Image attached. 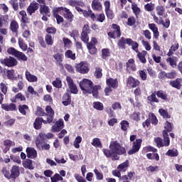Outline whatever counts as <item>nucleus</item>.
Masks as SVG:
<instances>
[{
  "instance_id": "nucleus-1",
  "label": "nucleus",
  "mask_w": 182,
  "mask_h": 182,
  "mask_svg": "<svg viewBox=\"0 0 182 182\" xmlns=\"http://www.w3.org/2000/svg\"><path fill=\"white\" fill-rule=\"evenodd\" d=\"M102 152L107 159L112 160H119L120 156H126V148L122 146L117 141H113L110 143L109 149H103Z\"/></svg>"
},
{
  "instance_id": "nucleus-2",
  "label": "nucleus",
  "mask_w": 182,
  "mask_h": 182,
  "mask_svg": "<svg viewBox=\"0 0 182 182\" xmlns=\"http://www.w3.org/2000/svg\"><path fill=\"white\" fill-rule=\"evenodd\" d=\"M79 85L83 95H92L95 99L99 97V90L102 89V86L93 85V82L86 78L82 79Z\"/></svg>"
},
{
  "instance_id": "nucleus-3",
  "label": "nucleus",
  "mask_w": 182,
  "mask_h": 182,
  "mask_svg": "<svg viewBox=\"0 0 182 182\" xmlns=\"http://www.w3.org/2000/svg\"><path fill=\"white\" fill-rule=\"evenodd\" d=\"M4 177L8 178V180L15 181L19 176H21V170L18 165H14L11 167L10 171L8 170L7 167H3L1 170Z\"/></svg>"
},
{
  "instance_id": "nucleus-4",
  "label": "nucleus",
  "mask_w": 182,
  "mask_h": 182,
  "mask_svg": "<svg viewBox=\"0 0 182 182\" xmlns=\"http://www.w3.org/2000/svg\"><path fill=\"white\" fill-rule=\"evenodd\" d=\"M136 139V135H131L129 137L130 141L133 142L132 149L128 151L129 156H132L133 154H136V153H139L140 149H141V143H143V139Z\"/></svg>"
},
{
  "instance_id": "nucleus-5",
  "label": "nucleus",
  "mask_w": 182,
  "mask_h": 182,
  "mask_svg": "<svg viewBox=\"0 0 182 182\" xmlns=\"http://www.w3.org/2000/svg\"><path fill=\"white\" fill-rule=\"evenodd\" d=\"M89 33H90V27L88 24H85L82 28L80 37L81 41L84 42V43L87 44L89 43ZM89 43H92V45H94V46H95L96 43H97V39L93 37L92 38L91 41Z\"/></svg>"
},
{
  "instance_id": "nucleus-6",
  "label": "nucleus",
  "mask_w": 182,
  "mask_h": 182,
  "mask_svg": "<svg viewBox=\"0 0 182 182\" xmlns=\"http://www.w3.org/2000/svg\"><path fill=\"white\" fill-rule=\"evenodd\" d=\"M126 45L132 46L133 50L139 48V43L137 42L134 41L132 38L122 37L121 39L118 41L117 46L119 49H126Z\"/></svg>"
},
{
  "instance_id": "nucleus-7",
  "label": "nucleus",
  "mask_w": 182,
  "mask_h": 182,
  "mask_svg": "<svg viewBox=\"0 0 182 182\" xmlns=\"http://www.w3.org/2000/svg\"><path fill=\"white\" fill-rule=\"evenodd\" d=\"M0 63L4 65V66H7V68H14L18 65V60L12 56H9L0 59Z\"/></svg>"
},
{
  "instance_id": "nucleus-8",
  "label": "nucleus",
  "mask_w": 182,
  "mask_h": 182,
  "mask_svg": "<svg viewBox=\"0 0 182 182\" xmlns=\"http://www.w3.org/2000/svg\"><path fill=\"white\" fill-rule=\"evenodd\" d=\"M75 70L77 73H81V75H86L89 73V64L86 61H81L80 63L75 65Z\"/></svg>"
},
{
  "instance_id": "nucleus-9",
  "label": "nucleus",
  "mask_w": 182,
  "mask_h": 182,
  "mask_svg": "<svg viewBox=\"0 0 182 182\" xmlns=\"http://www.w3.org/2000/svg\"><path fill=\"white\" fill-rule=\"evenodd\" d=\"M60 9L63 11L65 19H67V21L69 22L67 23L65 26H66V25H70V23L73 22V18H75V16L73 14H72V11H70V10L66 7H60Z\"/></svg>"
},
{
  "instance_id": "nucleus-10",
  "label": "nucleus",
  "mask_w": 182,
  "mask_h": 182,
  "mask_svg": "<svg viewBox=\"0 0 182 182\" xmlns=\"http://www.w3.org/2000/svg\"><path fill=\"white\" fill-rule=\"evenodd\" d=\"M76 11H77V12H80L81 14H83V16H85V18H90L92 19V21H95L96 20V14H95V13H93V11H92V9H90V8L88 9V11L87 10H83L82 8L79 7V6H77L75 8Z\"/></svg>"
},
{
  "instance_id": "nucleus-11",
  "label": "nucleus",
  "mask_w": 182,
  "mask_h": 182,
  "mask_svg": "<svg viewBox=\"0 0 182 182\" xmlns=\"http://www.w3.org/2000/svg\"><path fill=\"white\" fill-rule=\"evenodd\" d=\"M153 19L154 22H156V23H157L158 25H162V26L164 28H166V29H168V28H170V18H166L164 21V20H163V18L160 17V20L159 21V17H157V16L154 14L153 15Z\"/></svg>"
},
{
  "instance_id": "nucleus-12",
  "label": "nucleus",
  "mask_w": 182,
  "mask_h": 182,
  "mask_svg": "<svg viewBox=\"0 0 182 182\" xmlns=\"http://www.w3.org/2000/svg\"><path fill=\"white\" fill-rule=\"evenodd\" d=\"M9 29L11 31V33L18 38L19 35V23L16 20H12L10 23Z\"/></svg>"
},
{
  "instance_id": "nucleus-13",
  "label": "nucleus",
  "mask_w": 182,
  "mask_h": 182,
  "mask_svg": "<svg viewBox=\"0 0 182 182\" xmlns=\"http://www.w3.org/2000/svg\"><path fill=\"white\" fill-rule=\"evenodd\" d=\"M67 83L69 87V89L71 91V93H73V95H77V86H76V84L73 82V79L72 77L68 76L66 77Z\"/></svg>"
},
{
  "instance_id": "nucleus-14",
  "label": "nucleus",
  "mask_w": 182,
  "mask_h": 182,
  "mask_svg": "<svg viewBox=\"0 0 182 182\" xmlns=\"http://www.w3.org/2000/svg\"><path fill=\"white\" fill-rule=\"evenodd\" d=\"M127 85L129 86V87H139L140 86V80L134 78L133 76H129L127 80Z\"/></svg>"
},
{
  "instance_id": "nucleus-15",
  "label": "nucleus",
  "mask_w": 182,
  "mask_h": 182,
  "mask_svg": "<svg viewBox=\"0 0 182 182\" xmlns=\"http://www.w3.org/2000/svg\"><path fill=\"white\" fill-rule=\"evenodd\" d=\"M38 9H39V4L36 1H33L27 8V14L29 16H32V14H35Z\"/></svg>"
},
{
  "instance_id": "nucleus-16",
  "label": "nucleus",
  "mask_w": 182,
  "mask_h": 182,
  "mask_svg": "<svg viewBox=\"0 0 182 182\" xmlns=\"http://www.w3.org/2000/svg\"><path fill=\"white\" fill-rule=\"evenodd\" d=\"M64 127L65 124H63V119H60L55 123L54 125L52 126L51 131L53 133H56L60 132Z\"/></svg>"
},
{
  "instance_id": "nucleus-17",
  "label": "nucleus",
  "mask_w": 182,
  "mask_h": 182,
  "mask_svg": "<svg viewBox=\"0 0 182 182\" xmlns=\"http://www.w3.org/2000/svg\"><path fill=\"white\" fill-rule=\"evenodd\" d=\"M106 84L107 87H111V89H117V87H119V81L117 80V78H108L106 80Z\"/></svg>"
},
{
  "instance_id": "nucleus-18",
  "label": "nucleus",
  "mask_w": 182,
  "mask_h": 182,
  "mask_svg": "<svg viewBox=\"0 0 182 182\" xmlns=\"http://www.w3.org/2000/svg\"><path fill=\"white\" fill-rule=\"evenodd\" d=\"M148 26L149 29L153 32L154 38L155 39H159V36H160V32L159 31V27L154 23H149Z\"/></svg>"
},
{
  "instance_id": "nucleus-19",
  "label": "nucleus",
  "mask_w": 182,
  "mask_h": 182,
  "mask_svg": "<svg viewBox=\"0 0 182 182\" xmlns=\"http://www.w3.org/2000/svg\"><path fill=\"white\" fill-rule=\"evenodd\" d=\"M91 6L92 9H93V11H96L97 12L103 11V6L100 0H92Z\"/></svg>"
},
{
  "instance_id": "nucleus-20",
  "label": "nucleus",
  "mask_w": 182,
  "mask_h": 182,
  "mask_svg": "<svg viewBox=\"0 0 182 182\" xmlns=\"http://www.w3.org/2000/svg\"><path fill=\"white\" fill-rule=\"evenodd\" d=\"M26 151L28 159H36L38 157V151L35 150V148L27 147Z\"/></svg>"
},
{
  "instance_id": "nucleus-21",
  "label": "nucleus",
  "mask_w": 182,
  "mask_h": 182,
  "mask_svg": "<svg viewBox=\"0 0 182 182\" xmlns=\"http://www.w3.org/2000/svg\"><path fill=\"white\" fill-rule=\"evenodd\" d=\"M1 109L6 112H16V105L14 103L1 104Z\"/></svg>"
},
{
  "instance_id": "nucleus-22",
  "label": "nucleus",
  "mask_w": 182,
  "mask_h": 182,
  "mask_svg": "<svg viewBox=\"0 0 182 182\" xmlns=\"http://www.w3.org/2000/svg\"><path fill=\"white\" fill-rule=\"evenodd\" d=\"M181 82H182L181 78H176L175 80H171L169 82V85L172 87H174L175 89H177L178 90H180L181 89V86H182Z\"/></svg>"
},
{
  "instance_id": "nucleus-23",
  "label": "nucleus",
  "mask_w": 182,
  "mask_h": 182,
  "mask_svg": "<svg viewBox=\"0 0 182 182\" xmlns=\"http://www.w3.org/2000/svg\"><path fill=\"white\" fill-rule=\"evenodd\" d=\"M40 14L41 15H46V16H50V9L46 5L40 4Z\"/></svg>"
},
{
  "instance_id": "nucleus-24",
  "label": "nucleus",
  "mask_w": 182,
  "mask_h": 182,
  "mask_svg": "<svg viewBox=\"0 0 182 182\" xmlns=\"http://www.w3.org/2000/svg\"><path fill=\"white\" fill-rule=\"evenodd\" d=\"M18 100H20V102H26V97H25V95H22V92H18L11 99L12 103H16Z\"/></svg>"
},
{
  "instance_id": "nucleus-25",
  "label": "nucleus",
  "mask_w": 182,
  "mask_h": 182,
  "mask_svg": "<svg viewBox=\"0 0 182 182\" xmlns=\"http://www.w3.org/2000/svg\"><path fill=\"white\" fill-rule=\"evenodd\" d=\"M26 79L28 82L31 83H33V82H38V77L36 75H33L31 73V72L26 70L25 73Z\"/></svg>"
},
{
  "instance_id": "nucleus-26",
  "label": "nucleus",
  "mask_w": 182,
  "mask_h": 182,
  "mask_svg": "<svg viewBox=\"0 0 182 182\" xmlns=\"http://www.w3.org/2000/svg\"><path fill=\"white\" fill-rule=\"evenodd\" d=\"M18 112L23 116H26V114H28V112H29V106L20 104L18 105Z\"/></svg>"
},
{
  "instance_id": "nucleus-27",
  "label": "nucleus",
  "mask_w": 182,
  "mask_h": 182,
  "mask_svg": "<svg viewBox=\"0 0 182 182\" xmlns=\"http://www.w3.org/2000/svg\"><path fill=\"white\" fill-rule=\"evenodd\" d=\"M127 69H130L132 72H136V63H134V59L130 58L128 62L126 63Z\"/></svg>"
},
{
  "instance_id": "nucleus-28",
  "label": "nucleus",
  "mask_w": 182,
  "mask_h": 182,
  "mask_svg": "<svg viewBox=\"0 0 182 182\" xmlns=\"http://www.w3.org/2000/svg\"><path fill=\"white\" fill-rule=\"evenodd\" d=\"M63 101L62 102L64 106H69L72 103V97L69 93H65L63 97Z\"/></svg>"
},
{
  "instance_id": "nucleus-29",
  "label": "nucleus",
  "mask_w": 182,
  "mask_h": 182,
  "mask_svg": "<svg viewBox=\"0 0 182 182\" xmlns=\"http://www.w3.org/2000/svg\"><path fill=\"white\" fill-rule=\"evenodd\" d=\"M146 55H147V51L146 50H142L141 53H139V54L136 55L141 63H144V64L147 63V60L146 59Z\"/></svg>"
},
{
  "instance_id": "nucleus-30",
  "label": "nucleus",
  "mask_w": 182,
  "mask_h": 182,
  "mask_svg": "<svg viewBox=\"0 0 182 182\" xmlns=\"http://www.w3.org/2000/svg\"><path fill=\"white\" fill-rule=\"evenodd\" d=\"M33 127L36 130H41L42 129V119L41 117L36 118L33 122Z\"/></svg>"
},
{
  "instance_id": "nucleus-31",
  "label": "nucleus",
  "mask_w": 182,
  "mask_h": 182,
  "mask_svg": "<svg viewBox=\"0 0 182 182\" xmlns=\"http://www.w3.org/2000/svg\"><path fill=\"white\" fill-rule=\"evenodd\" d=\"M162 134L164 137V147H168V146H170V138L168 137V133H167V131H163Z\"/></svg>"
},
{
  "instance_id": "nucleus-32",
  "label": "nucleus",
  "mask_w": 182,
  "mask_h": 182,
  "mask_svg": "<svg viewBox=\"0 0 182 182\" xmlns=\"http://www.w3.org/2000/svg\"><path fill=\"white\" fill-rule=\"evenodd\" d=\"M46 113L47 115V117H50V119H53V117L55 116V111L53 109H52V107L50 105H47L46 107Z\"/></svg>"
},
{
  "instance_id": "nucleus-33",
  "label": "nucleus",
  "mask_w": 182,
  "mask_h": 182,
  "mask_svg": "<svg viewBox=\"0 0 182 182\" xmlns=\"http://www.w3.org/2000/svg\"><path fill=\"white\" fill-rule=\"evenodd\" d=\"M157 94L156 92H152L151 95L147 97V101L150 102V103H159L160 100H158L156 96Z\"/></svg>"
},
{
  "instance_id": "nucleus-34",
  "label": "nucleus",
  "mask_w": 182,
  "mask_h": 182,
  "mask_svg": "<svg viewBox=\"0 0 182 182\" xmlns=\"http://www.w3.org/2000/svg\"><path fill=\"white\" fill-rule=\"evenodd\" d=\"M32 163V160L26 159L24 161H23V166L24 168H28V170H33L35 167H33V164Z\"/></svg>"
},
{
  "instance_id": "nucleus-35",
  "label": "nucleus",
  "mask_w": 182,
  "mask_h": 182,
  "mask_svg": "<svg viewBox=\"0 0 182 182\" xmlns=\"http://www.w3.org/2000/svg\"><path fill=\"white\" fill-rule=\"evenodd\" d=\"M15 58L18 59V60H22L23 62H26L28 60V57L25 55V53L17 51Z\"/></svg>"
},
{
  "instance_id": "nucleus-36",
  "label": "nucleus",
  "mask_w": 182,
  "mask_h": 182,
  "mask_svg": "<svg viewBox=\"0 0 182 182\" xmlns=\"http://www.w3.org/2000/svg\"><path fill=\"white\" fill-rule=\"evenodd\" d=\"M132 9L133 11V14L135 15L136 18H139V15H140V12H141V10L140 8L137 6L136 4H132Z\"/></svg>"
},
{
  "instance_id": "nucleus-37",
  "label": "nucleus",
  "mask_w": 182,
  "mask_h": 182,
  "mask_svg": "<svg viewBox=\"0 0 182 182\" xmlns=\"http://www.w3.org/2000/svg\"><path fill=\"white\" fill-rule=\"evenodd\" d=\"M65 56L67 59H71V60H76V53H73L72 50H68L65 53Z\"/></svg>"
},
{
  "instance_id": "nucleus-38",
  "label": "nucleus",
  "mask_w": 182,
  "mask_h": 182,
  "mask_svg": "<svg viewBox=\"0 0 182 182\" xmlns=\"http://www.w3.org/2000/svg\"><path fill=\"white\" fill-rule=\"evenodd\" d=\"M87 48L90 55H95L97 52V48H96V46H95V44H92V43H87Z\"/></svg>"
},
{
  "instance_id": "nucleus-39",
  "label": "nucleus",
  "mask_w": 182,
  "mask_h": 182,
  "mask_svg": "<svg viewBox=\"0 0 182 182\" xmlns=\"http://www.w3.org/2000/svg\"><path fill=\"white\" fill-rule=\"evenodd\" d=\"M166 156H168L169 157H177L178 156V151L175 148L168 149L166 153Z\"/></svg>"
},
{
  "instance_id": "nucleus-40",
  "label": "nucleus",
  "mask_w": 182,
  "mask_h": 182,
  "mask_svg": "<svg viewBox=\"0 0 182 182\" xmlns=\"http://www.w3.org/2000/svg\"><path fill=\"white\" fill-rule=\"evenodd\" d=\"M6 76L9 80H15V70H7Z\"/></svg>"
},
{
  "instance_id": "nucleus-41",
  "label": "nucleus",
  "mask_w": 182,
  "mask_h": 182,
  "mask_svg": "<svg viewBox=\"0 0 182 182\" xmlns=\"http://www.w3.org/2000/svg\"><path fill=\"white\" fill-rule=\"evenodd\" d=\"M18 46L23 52L28 50V45L25 43V41H23V39L21 38H18Z\"/></svg>"
},
{
  "instance_id": "nucleus-42",
  "label": "nucleus",
  "mask_w": 182,
  "mask_h": 182,
  "mask_svg": "<svg viewBox=\"0 0 182 182\" xmlns=\"http://www.w3.org/2000/svg\"><path fill=\"white\" fill-rule=\"evenodd\" d=\"M83 4V2L77 0H69L68 1V5L70 6H73L74 8H76L77 6H82Z\"/></svg>"
},
{
  "instance_id": "nucleus-43",
  "label": "nucleus",
  "mask_w": 182,
  "mask_h": 182,
  "mask_svg": "<svg viewBox=\"0 0 182 182\" xmlns=\"http://www.w3.org/2000/svg\"><path fill=\"white\" fill-rule=\"evenodd\" d=\"M156 96L157 97H159L160 99H162V100H168V99L167 98V93H166V92L163 91V90H159L156 91Z\"/></svg>"
},
{
  "instance_id": "nucleus-44",
  "label": "nucleus",
  "mask_w": 182,
  "mask_h": 182,
  "mask_svg": "<svg viewBox=\"0 0 182 182\" xmlns=\"http://www.w3.org/2000/svg\"><path fill=\"white\" fill-rule=\"evenodd\" d=\"M156 14L158 16H163L166 13V8L163 6H157L156 7Z\"/></svg>"
},
{
  "instance_id": "nucleus-45",
  "label": "nucleus",
  "mask_w": 182,
  "mask_h": 182,
  "mask_svg": "<svg viewBox=\"0 0 182 182\" xmlns=\"http://www.w3.org/2000/svg\"><path fill=\"white\" fill-rule=\"evenodd\" d=\"M93 107L94 109H95V110H99L100 112H102V110L105 109V106L103 105V103L100 102H94Z\"/></svg>"
},
{
  "instance_id": "nucleus-46",
  "label": "nucleus",
  "mask_w": 182,
  "mask_h": 182,
  "mask_svg": "<svg viewBox=\"0 0 182 182\" xmlns=\"http://www.w3.org/2000/svg\"><path fill=\"white\" fill-rule=\"evenodd\" d=\"M146 157L149 160H156V161H159V160H160V156H159V154H157V153L146 154Z\"/></svg>"
},
{
  "instance_id": "nucleus-47",
  "label": "nucleus",
  "mask_w": 182,
  "mask_h": 182,
  "mask_svg": "<svg viewBox=\"0 0 182 182\" xmlns=\"http://www.w3.org/2000/svg\"><path fill=\"white\" fill-rule=\"evenodd\" d=\"M102 72H103V70L101 68H99V67L95 68V72L94 75L96 79H102V77H103V73Z\"/></svg>"
},
{
  "instance_id": "nucleus-48",
  "label": "nucleus",
  "mask_w": 182,
  "mask_h": 182,
  "mask_svg": "<svg viewBox=\"0 0 182 182\" xmlns=\"http://www.w3.org/2000/svg\"><path fill=\"white\" fill-rule=\"evenodd\" d=\"M127 167H129V160H127L122 164H119L117 168L119 171H126Z\"/></svg>"
},
{
  "instance_id": "nucleus-49",
  "label": "nucleus",
  "mask_w": 182,
  "mask_h": 182,
  "mask_svg": "<svg viewBox=\"0 0 182 182\" xmlns=\"http://www.w3.org/2000/svg\"><path fill=\"white\" fill-rule=\"evenodd\" d=\"M36 116H38L39 117L48 115L46 114V112H45V109H43V108H42L41 107H39V106L37 107V109L36 111Z\"/></svg>"
},
{
  "instance_id": "nucleus-50",
  "label": "nucleus",
  "mask_w": 182,
  "mask_h": 182,
  "mask_svg": "<svg viewBox=\"0 0 182 182\" xmlns=\"http://www.w3.org/2000/svg\"><path fill=\"white\" fill-rule=\"evenodd\" d=\"M45 41H46V44L48 45V46H52V45H53V38L52 37V35L50 34L46 35Z\"/></svg>"
},
{
  "instance_id": "nucleus-51",
  "label": "nucleus",
  "mask_w": 182,
  "mask_h": 182,
  "mask_svg": "<svg viewBox=\"0 0 182 182\" xmlns=\"http://www.w3.org/2000/svg\"><path fill=\"white\" fill-rule=\"evenodd\" d=\"M91 144L94 147H99L100 149H102V141H100V139L99 138H94Z\"/></svg>"
},
{
  "instance_id": "nucleus-52",
  "label": "nucleus",
  "mask_w": 182,
  "mask_h": 182,
  "mask_svg": "<svg viewBox=\"0 0 182 182\" xmlns=\"http://www.w3.org/2000/svg\"><path fill=\"white\" fill-rule=\"evenodd\" d=\"M9 4L11 5L14 11H19V3L18 0H10Z\"/></svg>"
},
{
  "instance_id": "nucleus-53",
  "label": "nucleus",
  "mask_w": 182,
  "mask_h": 182,
  "mask_svg": "<svg viewBox=\"0 0 182 182\" xmlns=\"http://www.w3.org/2000/svg\"><path fill=\"white\" fill-rule=\"evenodd\" d=\"M154 141H155L158 149H160L161 147H164V144L163 142V139H161L160 137H155L154 138Z\"/></svg>"
},
{
  "instance_id": "nucleus-54",
  "label": "nucleus",
  "mask_w": 182,
  "mask_h": 182,
  "mask_svg": "<svg viewBox=\"0 0 182 182\" xmlns=\"http://www.w3.org/2000/svg\"><path fill=\"white\" fill-rule=\"evenodd\" d=\"M159 112L161 114V116L164 117V119H170V117H171V116L168 114V112H167V110L164 109H159Z\"/></svg>"
},
{
  "instance_id": "nucleus-55",
  "label": "nucleus",
  "mask_w": 182,
  "mask_h": 182,
  "mask_svg": "<svg viewBox=\"0 0 182 182\" xmlns=\"http://www.w3.org/2000/svg\"><path fill=\"white\" fill-rule=\"evenodd\" d=\"M53 58L55 60H56V63H58L59 62H63V54L60 53H56L53 55Z\"/></svg>"
},
{
  "instance_id": "nucleus-56",
  "label": "nucleus",
  "mask_w": 182,
  "mask_h": 182,
  "mask_svg": "<svg viewBox=\"0 0 182 182\" xmlns=\"http://www.w3.org/2000/svg\"><path fill=\"white\" fill-rule=\"evenodd\" d=\"M144 9L146 12H153L154 11V4L153 3H148L144 5Z\"/></svg>"
},
{
  "instance_id": "nucleus-57",
  "label": "nucleus",
  "mask_w": 182,
  "mask_h": 182,
  "mask_svg": "<svg viewBox=\"0 0 182 182\" xmlns=\"http://www.w3.org/2000/svg\"><path fill=\"white\" fill-rule=\"evenodd\" d=\"M110 56V50L109 48H103L102 50V58L103 59H107Z\"/></svg>"
},
{
  "instance_id": "nucleus-58",
  "label": "nucleus",
  "mask_w": 182,
  "mask_h": 182,
  "mask_svg": "<svg viewBox=\"0 0 182 182\" xmlns=\"http://www.w3.org/2000/svg\"><path fill=\"white\" fill-rule=\"evenodd\" d=\"M121 129L123 132H127V129H129V122L127 120H122L120 122Z\"/></svg>"
},
{
  "instance_id": "nucleus-59",
  "label": "nucleus",
  "mask_w": 182,
  "mask_h": 182,
  "mask_svg": "<svg viewBox=\"0 0 182 182\" xmlns=\"http://www.w3.org/2000/svg\"><path fill=\"white\" fill-rule=\"evenodd\" d=\"M80 143H82V136H78L75 138L74 141V146L75 149H79L80 147Z\"/></svg>"
},
{
  "instance_id": "nucleus-60",
  "label": "nucleus",
  "mask_w": 182,
  "mask_h": 182,
  "mask_svg": "<svg viewBox=\"0 0 182 182\" xmlns=\"http://www.w3.org/2000/svg\"><path fill=\"white\" fill-rule=\"evenodd\" d=\"M177 77V72L176 70L171 71L170 73H166V79H176Z\"/></svg>"
},
{
  "instance_id": "nucleus-61",
  "label": "nucleus",
  "mask_w": 182,
  "mask_h": 182,
  "mask_svg": "<svg viewBox=\"0 0 182 182\" xmlns=\"http://www.w3.org/2000/svg\"><path fill=\"white\" fill-rule=\"evenodd\" d=\"M139 75L141 80H147V73L146 72V70H139Z\"/></svg>"
},
{
  "instance_id": "nucleus-62",
  "label": "nucleus",
  "mask_w": 182,
  "mask_h": 182,
  "mask_svg": "<svg viewBox=\"0 0 182 182\" xmlns=\"http://www.w3.org/2000/svg\"><path fill=\"white\" fill-rule=\"evenodd\" d=\"M127 25H128V26H133V25H136V18L134 16L129 17Z\"/></svg>"
},
{
  "instance_id": "nucleus-63",
  "label": "nucleus",
  "mask_w": 182,
  "mask_h": 182,
  "mask_svg": "<svg viewBox=\"0 0 182 182\" xmlns=\"http://www.w3.org/2000/svg\"><path fill=\"white\" fill-rule=\"evenodd\" d=\"M53 85L58 89L62 87V80L59 78H56L55 80L53 81Z\"/></svg>"
},
{
  "instance_id": "nucleus-64",
  "label": "nucleus",
  "mask_w": 182,
  "mask_h": 182,
  "mask_svg": "<svg viewBox=\"0 0 182 182\" xmlns=\"http://www.w3.org/2000/svg\"><path fill=\"white\" fill-rule=\"evenodd\" d=\"M159 80H166L167 79V73L166 71H161L158 75Z\"/></svg>"
}]
</instances>
